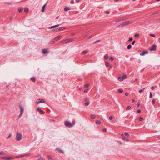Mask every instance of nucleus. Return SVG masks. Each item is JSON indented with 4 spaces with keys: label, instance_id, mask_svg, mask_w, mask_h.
Listing matches in <instances>:
<instances>
[{
    "label": "nucleus",
    "instance_id": "nucleus-12",
    "mask_svg": "<svg viewBox=\"0 0 160 160\" xmlns=\"http://www.w3.org/2000/svg\"><path fill=\"white\" fill-rule=\"evenodd\" d=\"M19 107L20 109V113H21V114H23L24 111L23 107L21 105H19Z\"/></svg>",
    "mask_w": 160,
    "mask_h": 160
},
{
    "label": "nucleus",
    "instance_id": "nucleus-61",
    "mask_svg": "<svg viewBox=\"0 0 160 160\" xmlns=\"http://www.w3.org/2000/svg\"><path fill=\"white\" fill-rule=\"evenodd\" d=\"M92 35H91L90 36H89V37L88 38V39H90L92 38Z\"/></svg>",
    "mask_w": 160,
    "mask_h": 160
},
{
    "label": "nucleus",
    "instance_id": "nucleus-55",
    "mask_svg": "<svg viewBox=\"0 0 160 160\" xmlns=\"http://www.w3.org/2000/svg\"><path fill=\"white\" fill-rule=\"evenodd\" d=\"M88 99V98H86L84 99V101H85L86 102L87 101Z\"/></svg>",
    "mask_w": 160,
    "mask_h": 160
},
{
    "label": "nucleus",
    "instance_id": "nucleus-13",
    "mask_svg": "<svg viewBox=\"0 0 160 160\" xmlns=\"http://www.w3.org/2000/svg\"><path fill=\"white\" fill-rule=\"evenodd\" d=\"M148 51H145L143 52H142V53H141L140 54V55L141 56H144V55L146 54H148Z\"/></svg>",
    "mask_w": 160,
    "mask_h": 160
},
{
    "label": "nucleus",
    "instance_id": "nucleus-54",
    "mask_svg": "<svg viewBox=\"0 0 160 160\" xmlns=\"http://www.w3.org/2000/svg\"><path fill=\"white\" fill-rule=\"evenodd\" d=\"M11 135H12V134H10L8 136V137L7 139H8V138H9L11 136Z\"/></svg>",
    "mask_w": 160,
    "mask_h": 160
},
{
    "label": "nucleus",
    "instance_id": "nucleus-19",
    "mask_svg": "<svg viewBox=\"0 0 160 160\" xmlns=\"http://www.w3.org/2000/svg\"><path fill=\"white\" fill-rule=\"evenodd\" d=\"M88 52V50H85L81 52V53L83 55H84L87 53Z\"/></svg>",
    "mask_w": 160,
    "mask_h": 160
},
{
    "label": "nucleus",
    "instance_id": "nucleus-6",
    "mask_svg": "<svg viewBox=\"0 0 160 160\" xmlns=\"http://www.w3.org/2000/svg\"><path fill=\"white\" fill-rule=\"evenodd\" d=\"M45 102V101L44 100H43L42 99H38L37 100L36 103L37 104H38L41 103H44Z\"/></svg>",
    "mask_w": 160,
    "mask_h": 160
},
{
    "label": "nucleus",
    "instance_id": "nucleus-25",
    "mask_svg": "<svg viewBox=\"0 0 160 160\" xmlns=\"http://www.w3.org/2000/svg\"><path fill=\"white\" fill-rule=\"evenodd\" d=\"M118 79L120 81H123V79L121 77H119L118 78Z\"/></svg>",
    "mask_w": 160,
    "mask_h": 160
},
{
    "label": "nucleus",
    "instance_id": "nucleus-58",
    "mask_svg": "<svg viewBox=\"0 0 160 160\" xmlns=\"http://www.w3.org/2000/svg\"><path fill=\"white\" fill-rule=\"evenodd\" d=\"M112 118H112V116H110L109 117V119L110 120L112 119Z\"/></svg>",
    "mask_w": 160,
    "mask_h": 160
},
{
    "label": "nucleus",
    "instance_id": "nucleus-15",
    "mask_svg": "<svg viewBox=\"0 0 160 160\" xmlns=\"http://www.w3.org/2000/svg\"><path fill=\"white\" fill-rule=\"evenodd\" d=\"M48 52V51L46 49H43L42 50V53L43 54H45Z\"/></svg>",
    "mask_w": 160,
    "mask_h": 160
},
{
    "label": "nucleus",
    "instance_id": "nucleus-4",
    "mask_svg": "<svg viewBox=\"0 0 160 160\" xmlns=\"http://www.w3.org/2000/svg\"><path fill=\"white\" fill-rule=\"evenodd\" d=\"M73 39L72 38L68 39L63 41L62 42V43H65L68 42H70L72 41Z\"/></svg>",
    "mask_w": 160,
    "mask_h": 160
},
{
    "label": "nucleus",
    "instance_id": "nucleus-24",
    "mask_svg": "<svg viewBox=\"0 0 160 160\" xmlns=\"http://www.w3.org/2000/svg\"><path fill=\"white\" fill-rule=\"evenodd\" d=\"M24 12L26 13H27L28 12V8H25L24 9Z\"/></svg>",
    "mask_w": 160,
    "mask_h": 160
},
{
    "label": "nucleus",
    "instance_id": "nucleus-10",
    "mask_svg": "<svg viewBox=\"0 0 160 160\" xmlns=\"http://www.w3.org/2000/svg\"><path fill=\"white\" fill-rule=\"evenodd\" d=\"M1 159H4L6 160H9L10 159H13V158H9V157H2L1 158Z\"/></svg>",
    "mask_w": 160,
    "mask_h": 160
},
{
    "label": "nucleus",
    "instance_id": "nucleus-2",
    "mask_svg": "<svg viewBox=\"0 0 160 160\" xmlns=\"http://www.w3.org/2000/svg\"><path fill=\"white\" fill-rule=\"evenodd\" d=\"M22 136L21 134L19 132H17L16 134L15 139L17 141H20L22 139Z\"/></svg>",
    "mask_w": 160,
    "mask_h": 160
},
{
    "label": "nucleus",
    "instance_id": "nucleus-34",
    "mask_svg": "<svg viewBox=\"0 0 160 160\" xmlns=\"http://www.w3.org/2000/svg\"><path fill=\"white\" fill-rule=\"evenodd\" d=\"M96 123L97 124H99L101 123V122L100 121H96Z\"/></svg>",
    "mask_w": 160,
    "mask_h": 160
},
{
    "label": "nucleus",
    "instance_id": "nucleus-37",
    "mask_svg": "<svg viewBox=\"0 0 160 160\" xmlns=\"http://www.w3.org/2000/svg\"><path fill=\"white\" fill-rule=\"evenodd\" d=\"M5 154V153L2 151L0 152V155H4Z\"/></svg>",
    "mask_w": 160,
    "mask_h": 160
},
{
    "label": "nucleus",
    "instance_id": "nucleus-48",
    "mask_svg": "<svg viewBox=\"0 0 160 160\" xmlns=\"http://www.w3.org/2000/svg\"><path fill=\"white\" fill-rule=\"evenodd\" d=\"M143 118L142 117H139L138 118V119L139 121H142L143 120Z\"/></svg>",
    "mask_w": 160,
    "mask_h": 160
},
{
    "label": "nucleus",
    "instance_id": "nucleus-52",
    "mask_svg": "<svg viewBox=\"0 0 160 160\" xmlns=\"http://www.w3.org/2000/svg\"><path fill=\"white\" fill-rule=\"evenodd\" d=\"M140 104L139 103H138L136 105V106L137 107H138L140 106Z\"/></svg>",
    "mask_w": 160,
    "mask_h": 160
},
{
    "label": "nucleus",
    "instance_id": "nucleus-17",
    "mask_svg": "<svg viewBox=\"0 0 160 160\" xmlns=\"http://www.w3.org/2000/svg\"><path fill=\"white\" fill-rule=\"evenodd\" d=\"M46 4H44L42 7V12H44L45 11V7Z\"/></svg>",
    "mask_w": 160,
    "mask_h": 160
},
{
    "label": "nucleus",
    "instance_id": "nucleus-1",
    "mask_svg": "<svg viewBox=\"0 0 160 160\" xmlns=\"http://www.w3.org/2000/svg\"><path fill=\"white\" fill-rule=\"evenodd\" d=\"M134 22L133 21L131 20V21H128L126 22H124L122 23L120 25H119L118 26V28H120L123 26H126L128 24H132Z\"/></svg>",
    "mask_w": 160,
    "mask_h": 160
},
{
    "label": "nucleus",
    "instance_id": "nucleus-45",
    "mask_svg": "<svg viewBox=\"0 0 160 160\" xmlns=\"http://www.w3.org/2000/svg\"><path fill=\"white\" fill-rule=\"evenodd\" d=\"M109 60L110 61H112L113 60V58L112 57H111L110 58H109Z\"/></svg>",
    "mask_w": 160,
    "mask_h": 160
},
{
    "label": "nucleus",
    "instance_id": "nucleus-20",
    "mask_svg": "<svg viewBox=\"0 0 160 160\" xmlns=\"http://www.w3.org/2000/svg\"><path fill=\"white\" fill-rule=\"evenodd\" d=\"M30 79L32 80L33 82H35L36 81V78L34 77H32L30 78Z\"/></svg>",
    "mask_w": 160,
    "mask_h": 160
},
{
    "label": "nucleus",
    "instance_id": "nucleus-11",
    "mask_svg": "<svg viewBox=\"0 0 160 160\" xmlns=\"http://www.w3.org/2000/svg\"><path fill=\"white\" fill-rule=\"evenodd\" d=\"M30 155V154H27L23 155H19L17 157V158H20V157H27L29 156Z\"/></svg>",
    "mask_w": 160,
    "mask_h": 160
},
{
    "label": "nucleus",
    "instance_id": "nucleus-36",
    "mask_svg": "<svg viewBox=\"0 0 160 160\" xmlns=\"http://www.w3.org/2000/svg\"><path fill=\"white\" fill-rule=\"evenodd\" d=\"M58 31H59V28H56L53 30V31H54V32H57Z\"/></svg>",
    "mask_w": 160,
    "mask_h": 160
},
{
    "label": "nucleus",
    "instance_id": "nucleus-29",
    "mask_svg": "<svg viewBox=\"0 0 160 160\" xmlns=\"http://www.w3.org/2000/svg\"><path fill=\"white\" fill-rule=\"evenodd\" d=\"M155 100L154 99H153L152 101V104H154L155 103Z\"/></svg>",
    "mask_w": 160,
    "mask_h": 160
},
{
    "label": "nucleus",
    "instance_id": "nucleus-44",
    "mask_svg": "<svg viewBox=\"0 0 160 160\" xmlns=\"http://www.w3.org/2000/svg\"><path fill=\"white\" fill-rule=\"evenodd\" d=\"M89 85L88 84H87L84 86V87L88 88L89 86Z\"/></svg>",
    "mask_w": 160,
    "mask_h": 160
},
{
    "label": "nucleus",
    "instance_id": "nucleus-16",
    "mask_svg": "<svg viewBox=\"0 0 160 160\" xmlns=\"http://www.w3.org/2000/svg\"><path fill=\"white\" fill-rule=\"evenodd\" d=\"M56 150L57 151H58V152H62V153H64V152L58 148H57L56 149Z\"/></svg>",
    "mask_w": 160,
    "mask_h": 160
},
{
    "label": "nucleus",
    "instance_id": "nucleus-41",
    "mask_svg": "<svg viewBox=\"0 0 160 160\" xmlns=\"http://www.w3.org/2000/svg\"><path fill=\"white\" fill-rule=\"evenodd\" d=\"M133 40V38L132 37H131L128 40L129 42Z\"/></svg>",
    "mask_w": 160,
    "mask_h": 160
},
{
    "label": "nucleus",
    "instance_id": "nucleus-46",
    "mask_svg": "<svg viewBox=\"0 0 160 160\" xmlns=\"http://www.w3.org/2000/svg\"><path fill=\"white\" fill-rule=\"evenodd\" d=\"M152 97V95L151 92L150 93L149 98H151Z\"/></svg>",
    "mask_w": 160,
    "mask_h": 160
},
{
    "label": "nucleus",
    "instance_id": "nucleus-5",
    "mask_svg": "<svg viewBox=\"0 0 160 160\" xmlns=\"http://www.w3.org/2000/svg\"><path fill=\"white\" fill-rule=\"evenodd\" d=\"M64 124L68 127H72L73 126V125L68 121L65 122Z\"/></svg>",
    "mask_w": 160,
    "mask_h": 160
},
{
    "label": "nucleus",
    "instance_id": "nucleus-63",
    "mask_svg": "<svg viewBox=\"0 0 160 160\" xmlns=\"http://www.w3.org/2000/svg\"><path fill=\"white\" fill-rule=\"evenodd\" d=\"M128 92H126L125 93V95L126 96H128Z\"/></svg>",
    "mask_w": 160,
    "mask_h": 160
},
{
    "label": "nucleus",
    "instance_id": "nucleus-43",
    "mask_svg": "<svg viewBox=\"0 0 160 160\" xmlns=\"http://www.w3.org/2000/svg\"><path fill=\"white\" fill-rule=\"evenodd\" d=\"M145 89V88H144L143 89L140 90L139 91V93H141V92L143 91L144 89Z\"/></svg>",
    "mask_w": 160,
    "mask_h": 160
},
{
    "label": "nucleus",
    "instance_id": "nucleus-31",
    "mask_svg": "<svg viewBox=\"0 0 160 160\" xmlns=\"http://www.w3.org/2000/svg\"><path fill=\"white\" fill-rule=\"evenodd\" d=\"M105 64L107 67H108L109 66V63L107 62H105Z\"/></svg>",
    "mask_w": 160,
    "mask_h": 160
},
{
    "label": "nucleus",
    "instance_id": "nucleus-50",
    "mask_svg": "<svg viewBox=\"0 0 160 160\" xmlns=\"http://www.w3.org/2000/svg\"><path fill=\"white\" fill-rule=\"evenodd\" d=\"M139 36V34H135V37H136L138 38Z\"/></svg>",
    "mask_w": 160,
    "mask_h": 160
},
{
    "label": "nucleus",
    "instance_id": "nucleus-47",
    "mask_svg": "<svg viewBox=\"0 0 160 160\" xmlns=\"http://www.w3.org/2000/svg\"><path fill=\"white\" fill-rule=\"evenodd\" d=\"M150 36L152 37H155V35L154 34H150Z\"/></svg>",
    "mask_w": 160,
    "mask_h": 160
},
{
    "label": "nucleus",
    "instance_id": "nucleus-59",
    "mask_svg": "<svg viewBox=\"0 0 160 160\" xmlns=\"http://www.w3.org/2000/svg\"><path fill=\"white\" fill-rule=\"evenodd\" d=\"M6 4L8 5H11L12 3H9V2H6Z\"/></svg>",
    "mask_w": 160,
    "mask_h": 160
},
{
    "label": "nucleus",
    "instance_id": "nucleus-60",
    "mask_svg": "<svg viewBox=\"0 0 160 160\" xmlns=\"http://www.w3.org/2000/svg\"><path fill=\"white\" fill-rule=\"evenodd\" d=\"M107 131V129L106 128H105L103 129V132H106Z\"/></svg>",
    "mask_w": 160,
    "mask_h": 160
},
{
    "label": "nucleus",
    "instance_id": "nucleus-28",
    "mask_svg": "<svg viewBox=\"0 0 160 160\" xmlns=\"http://www.w3.org/2000/svg\"><path fill=\"white\" fill-rule=\"evenodd\" d=\"M132 47V45L131 44L129 45L127 47V49H130Z\"/></svg>",
    "mask_w": 160,
    "mask_h": 160
},
{
    "label": "nucleus",
    "instance_id": "nucleus-53",
    "mask_svg": "<svg viewBox=\"0 0 160 160\" xmlns=\"http://www.w3.org/2000/svg\"><path fill=\"white\" fill-rule=\"evenodd\" d=\"M74 3V1L73 0H72L71 1V2H70L71 4H73Z\"/></svg>",
    "mask_w": 160,
    "mask_h": 160
},
{
    "label": "nucleus",
    "instance_id": "nucleus-23",
    "mask_svg": "<svg viewBox=\"0 0 160 160\" xmlns=\"http://www.w3.org/2000/svg\"><path fill=\"white\" fill-rule=\"evenodd\" d=\"M71 8H68V7H66L64 8V10L65 11H67L68 10H70Z\"/></svg>",
    "mask_w": 160,
    "mask_h": 160
},
{
    "label": "nucleus",
    "instance_id": "nucleus-35",
    "mask_svg": "<svg viewBox=\"0 0 160 160\" xmlns=\"http://www.w3.org/2000/svg\"><path fill=\"white\" fill-rule=\"evenodd\" d=\"M127 77V76L126 75H123L122 76V78L123 79H125Z\"/></svg>",
    "mask_w": 160,
    "mask_h": 160
},
{
    "label": "nucleus",
    "instance_id": "nucleus-33",
    "mask_svg": "<svg viewBox=\"0 0 160 160\" xmlns=\"http://www.w3.org/2000/svg\"><path fill=\"white\" fill-rule=\"evenodd\" d=\"M131 108V106H128L127 107L126 109H127V110H129Z\"/></svg>",
    "mask_w": 160,
    "mask_h": 160
},
{
    "label": "nucleus",
    "instance_id": "nucleus-26",
    "mask_svg": "<svg viewBox=\"0 0 160 160\" xmlns=\"http://www.w3.org/2000/svg\"><path fill=\"white\" fill-rule=\"evenodd\" d=\"M91 118L92 119H94L95 118V117L94 115L91 114Z\"/></svg>",
    "mask_w": 160,
    "mask_h": 160
},
{
    "label": "nucleus",
    "instance_id": "nucleus-49",
    "mask_svg": "<svg viewBox=\"0 0 160 160\" xmlns=\"http://www.w3.org/2000/svg\"><path fill=\"white\" fill-rule=\"evenodd\" d=\"M100 41V40H97V41H95L93 43V44H96V43L97 42H99Z\"/></svg>",
    "mask_w": 160,
    "mask_h": 160
},
{
    "label": "nucleus",
    "instance_id": "nucleus-57",
    "mask_svg": "<svg viewBox=\"0 0 160 160\" xmlns=\"http://www.w3.org/2000/svg\"><path fill=\"white\" fill-rule=\"evenodd\" d=\"M9 19H10L11 20H12L13 19V18H12V16H10V17H9Z\"/></svg>",
    "mask_w": 160,
    "mask_h": 160
},
{
    "label": "nucleus",
    "instance_id": "nucleus-9",
    "mask_svg": "<svg viewBox=\"0 0 160 160\" xmlns=\"http://www.w3.org/2000/svg\"><path fill=\"white\" fill-rule=\"evenodd\" d=\"M156 46L155 45H154L152 46V48H150V51H154L156 50Z\"/></svg>",
    "mask_w": 160,
    "mask_h": 160
},
{
    "label": "nucleus",
    "instance_id": "nucleus-21",
    "mask_svg": "<svg viewBox=\"0 0 160 160\" xmlns=\"http://www.w3.org/2000/svg\"><path fill=\"white\" fill-rule=\"evenodd\" d=\"M18 12H21L23 10V8L22 7H20L18 9Z\"/></svg>",
    "mask_w": 160,
    "mask_h": 160
},
{
    "label": "nucleus",
    "instance_id": "nucleus-38",
    "mask_svg": "<svg viewBox=\"0 0 160 160\" xmlns=\"http://www.w3.org/2000/svg\"><path fill=\"white\" fill-rule=\"evenodd\" d=\"M72 124L73 125V126L75 124V120H73L72 121Z\"/></svg>",
    "mask_w": 160,
    "mask_h": 160
},
{
    "label": "nucleus",
    "instance_id": "nucleus-14",
    "mask_svg": "<svg viewBox=\"0 0 160 160\" xmlns=\"http://www.w3.org/2000/svg\"><path fill=\"white\" fill-rule=\"evenodd\" d=\"M61 38H62V36H61V35H59L58 36H57V37H56L55 38V40H58L60 39H61Z\"/></svg>",
    "mask_w": 160,
    "mask_h": 160
},
{
    "label": "nucleus",
    "instance_id": "nucleus-42",
    "mask_svg": "<svg viewBox=\"0 0 160 160\" xmlns=\"http://www.w3.org/2000/svg\"><path fill=\"white\" fill-rule=\"evenodd\" d=\"M124 134H125V135L126 136L128 137L129 136V134L127 132H125Z\"/></svg>",
    "mask_w": 160,
    "mask_h": 160
},
{
    "label": "nucleus",
    "instance_id": "nucleus-39",
    "mask_svg": "<svg viewBox=\"0 0 160 160\" xmlns=\"http://www.w3.org/2000/svg\"><path fill=\"white\" fill-rule=\"evenodd\" d=\"M89 104V102H88L85 103V106H88Z\"/></svg>",
    "mask_w": 160,
    "mask_h": 160
},
{
    "label": "nucleus",
    "instance_id": "nucleus-51",
    "mask_svg": "<svg viewBox=\"0 0 160 160\" xmlns=\"http://www.w3.org/2000/svg\"><path fill=\"white\" fill-rule=\"evenodd\" d=\"M44 160L43 158H40L38 159L37 160Z\"/></svg>",
    "mask_w": 160,
    "mask_h": 160
},
{
    "label": "nucleus",
    "instance_id": "nucleus-32",
    "mask_svg": "<svg viewBox=\"0 0 160 160\" xmlns=\"http://www.w3.org/2000/svg\"><path fill=\"white\" fill-rule=\"evenodd\" d=\"M55 27L56 26L55 25L53 26L50 27L49 28L50 29H52V28H56Z\"/></svg>",
    "mask_w": 160,
    "mask_h": 160
},
{
    "label": "nucleus",
    "instance_id": "nucleus-8",
    "mask_svg": "<svg viewBox=\"0 0 160 160\" xmlns=\"http://www.w3.org/2000/svg\"><path fill=\"white\" fill-rule=\"evenodd\" d=\"M121 136H122V139L123 140L125 141H129L128 138H127L125 137L123 134H122Z\"/></svg>",
    "mask_w": 160,
    "mask_h": 160
},
{
    "label": "nucleus",
    "instance_id": "nucleus-40",
    "mask_svg": "<svg viewBox=\"0 0 160 160\" xmlns=\"http://www.w3.org/2000/svg\"><path fill=\"white\" fill-rule=\"evenodd\" d=\"M54 42H55L54 41H51L49 42V44H52L54 43Z\"/></svg>",
    "mask_w": 160,
    "mask_h": 160
},
{
    "label": "nucleus",
    "instance_id": "nucleus-27",
    "mask_svg": "<svg viewBox=\"0 0 160 160\" xmlns=\"http://www.w3.org/2000/svg\"><path fill=\"white\" fill-rule=\"evenodd\" d=\"M123 90L122 89H119L118 90V92L120 93H121L123 92Z\"/></svg>",
    "mask_w": 160,
    "mask_h": 160
},
{
    "label": "nucleus",
    "instance_id": "nucleus-62",
    "mask_svg": "<svg viewBox=\"0 0 160 160\" xmlns=\"http://www.w3.org/2000/svg\"><path fill=\"white\" fill-rule=\"evenodd\" d=\"M110 13V12L108 11H107L106 12V14H109Z\"/></svg>",
    "mask_w": 160,
    "mask_h": 160
},
{
    "label": "nucleus",
    "instance_id": "nucleus-18",
    "mask_svg": "<svg viewBox=\"0 0 160 160\" xmlns=\"http://www.w3.org/2000/svg\"><path fill=\"white\" fill-rule=\"evenodd\" d=\"M65 29H66V28L65 27H62L59 28V31L63 30Z\"/></svg>",
    "mask_w": 160,
    "mask_h": 160
},
{
    "label": "nucleus",
    "instance_id": "nucleus-30",
    "mask_svg": "<svg viewBox=\"0 0 160 160\" xmlns=\"http://www.w3.org/2000/svg\"><path fill=\"white\" fill-rule=\"evenodd\" d=\"M48 158L50 160H52V158L51 156L50 155H48Z\"/></svg>",
    "mask_w": 160,
    "mask_h": 160
},
{
    "label": "nucleus",
    "instance_id": "nucleus-3",
    "mask_svg": "<svg viewBox=\"0 0 160 160\" xmlns=\"http://www.w3.org/2000/svg\"><path fill=\"white\" fill-rule=\"evenodd\" d=\"M127 19V18L124 17H121L119 18L116 19L115 20V22H118L120 21H123L124 20Z\"/></svg>",
    "mask_w": 160,
    "mask_h": 160
},
{
    "label": "nucleus",
    "instance_id": "nucleus-7",
    "mask_svg": "<svg viewBox=\"0 0 160 160\" xmlns=\"http://www.w3.org/2000/svg\"><path fill=\"white\" fill-rule=\"evenodd\" d=\"M37 110L39 111L41 114H44L45 113V112L44 111L42 110L40 107L37 108Z\"/></svg>",
    "mask_w": 160,
    "mask_h": 160
},
{
    "label": "nucleus",
    "instance_id": "nucleus-22",
    "mask_svg": "<svg viewBox=\"0 0 160 160\" xmlns=\"http://www.w3.org/2000/svg\"><path fill=\"white\" fill-rule=\"evenodd\" d=\"M104 58L105 59H107L108 58V54H105L104 56Z\"/></svg>",
    "mask_w": 160,
    "mask_h": 160
},
{
    "label": "nucleus",
    "instance_id": "nucleus-56",
    "mask_svg": "<svg viewBox=\"0 0 160 160\" xmlns=\"http://www.w3.org/2000/svg\"><path fill=\"white\" fill-rule=\"evenodd\" d=\"M141 112V110L140 109L138 110L137 111V112L138 113H140V112Z\"/></svg>",
    "mask_w": 160,
    "mask_h": 160
},
{
    "label": "nucleus",
    "instance_id": "nucleus-64",
    "mask_svg": "<svg viewBox=\"0 0 160 160\" xmlns=\"http://www.w3.org/2000/svg\"><path fill=\"white\" fill-rule=\"evenodd\" d=\"M135 42H136L135 41H133V42H132V45H134V44L135 43Z\"/></svg>",
    "mask_w": 160,
    "mask_h": 160
}]
</instances>
